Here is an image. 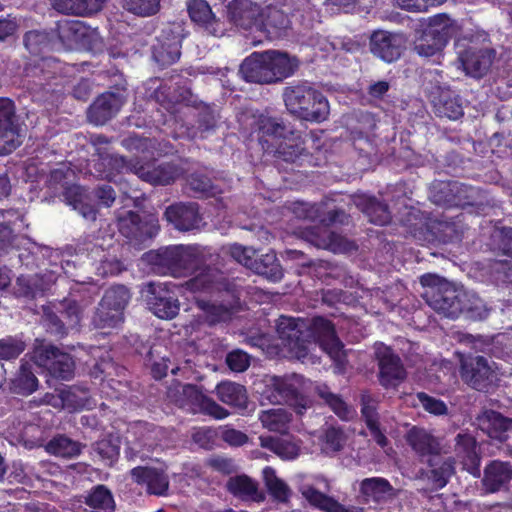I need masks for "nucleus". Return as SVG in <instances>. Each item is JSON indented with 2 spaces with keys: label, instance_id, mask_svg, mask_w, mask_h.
Returning <instances> with one entry per match:
<instances>
[{
  "label": "nucleus",
  "instance_id": "obj_1",
  "mask_svg": "<svg viewBox=\"0 0 512 512\" xmlns=\"http://www.w3.org/2000/svg\"><path fill=\"white\" fill-rule=\"evenodd\" d=\"M284 105L298 119L321 123L328 119L330 106L324 94L308 81H293L282 92Z\"/></svg>",
  "mask_w": 512,
  "mask_h": 512
},
{
  "label": "nucleus",
  "instance_id": "obj_2",
  "mask_svg": "<svg viewBox=\"0 0 512 512\" xmlns=\"http://www.w3.org/2000/svg\"><path fill=\"white\" fill-rule=\"evenodd\" d=\"M143 260L156 274L177 278L198 270L203 262V255L198 246L174 245L150 250L144 253Z\"/></svg>",
  "mask_w": 512,
  "mask_h": 512
},
{
  "label": "nucleus",
  "instance_id": "obj_3",
  "mask_svg": "<svg viewBox=\"0 0 512 512\" xmlns=\"http://www.w3.org/2000/svg\"><path fill=\"white\" fill-rule=\"evenodd\" d=\"M457 22L445 13L436 14L429 18L414 41V51L421 57L431 58L440 56L449 41L457 35Z\"/></svg>",
  "mask_w": 512,
  "mask_h": 512
},
{
  "label": "nucleus",
  "instance_id": "obj_4",
  "mask_svg": "<svg viewBox=\"0 0 512 512\" xmlns=\"http://www.w3.org/2000/svg\"><path fill=\"white\" fill-rule=\"evenodd\" d=\"M420 283L425 288L423 297L436 312L451 319H456L462 314L464 291L455 289L442 278L430 273L422 275Z\"/></svg>",
  "mask_w": 512,
  "mask_h": 512
},
{
  "label": "nucleus",
  "instance_id": "obj_5",
  "mask_svg": "<svg viewBox=\"0 0 512 512\" xmlns=\"http://www.w3.org/2000/svg\"><path fill=\"white\" fill-rule=\"evenodd\" d=\"M307 345L314 341L326 352L338 370H344L347 365V355L344 344L337 335L334 323L323 317L314 316L306 321Z\"/></svg>",
  "mask_w": 512,
  "mask_h": 512
},
{
  "label": "nucleus",
  "instance_id": "obj_6",
  "mask_svg": "<svg viewBox=\"0 0 512 512\" xmlns=\"http://www.w3.org/2000/svg\"><path fill=\"white\" fill-rule=\"evenodd\" d=\"M168 396L179 408L193 414L201 413L218 420L229 415L224 407L205 395L203 388L196 384H179L169 389Z\"/></svg>",
  "mask_w": 512,
  "mask_h": 512
},
{
  "label": "nucleus",
  "instance_id": "obj_7",
  "mask_svg": "<svg viewBox=\"0 0 512 512\" xmlns=\"http://www.w3.org/2000/svg\"><path fill=\"white\" fill-rule=\"evenodd\" d=\"M109 164L115 167L118 172L134 171L142 180L154 186H166L173 183L179 176V167L173 163H161L157 166L137 167L132 165L124 156L112 155Z\"/></svg>",
  "mask_w": 512,
  "mask_h": 512
},
{
  "label": "nucleus",
  "instance_id": "obj_8",
  "mask_svg": "<svg viewBox=\"0 0 512 512\" xmlns=\"http://www.w3.org/2000/svg\"><path fill=\"white\" fill-rule=\"evenodd\" d=\"M460 376L471 388L487 392L497 380L495 370L488 359L480 355H463L460 358Z\"/></svg>",
  "mask_w": 512,
  "mask_h": 512
},
{
  "label": "nucleus",
  "instance_id": "obj_9",
  "mask_svg": "<svg viewBox=\"0 0 512 512\" xmlns=\"http://www.w3.org/2000/svg\"><path fill=\"white\" fill-rule=\"evenodd\" d=\"M116 91H106L99 95L88 110L89 120L96 125H103L120 111L126 102L127 83L123 74H119Z\"/></svg>",
  "mask_w": 512,
  "mask_h": 512
},
{
  "label": "nucleus",
  "instance_id": "obj_10",
  "mask_svg": "<svg viewBox=\"0 0 512 512\" xmlns=\"http://www.w3.org/2000/svg\"><path fill=\"white\" fill-rule=\"evenodd\" d=\"M306 330V320L301 318L282 315L276 323L279 339L297 359H304L309 353Z\"/></svg>",
  "mask_w": 512,
  "mask_h": 512
},
{
  "label": "nucleus",
  "instance_id": "obj_11",
  "mask_svg": "<svg viewBox=\"0 0 512 512\" xmlns=\"http://www.w3.org/2000/svg\"><path fill=\"white\" fill-rule=\"evenodd\" d=\"M22 144L20 126L16 119V107L13 100L0 97V156L15 151Z\"/></svg>",
  "mask_w": 512,
  "mask_h": 512
},
{
  "label": "nucleus",
  "instance_id": "obj_12",
  "mask_svg": "<svg viewBox=\"0 0 512 512\" xmlns=\"http://www.w3.org/2000/svg\"><path fill=\"white\" fill-rule=\"evenodd\" d=\"M274 156L278 161H283L297 167L310 163L312 154L306 148V141L302 133L294 127L287 132V135L277 141Z\"/></svg>",
  "mask_w": 512,
  "mask_h": 512
},
{
  "label": "nucleus",
  "instance_id": "obj_13",
  "mask_svg": "<svg viewBox=\"0 0 512 512\" xmlns=\"http://www.w3.org/2000/svg\"><path fill=\"white\" fill-rule=\"evenodd\" d=\"M117 227L121 235L136 244H141L153 238L159 231L157 220L153 218L143 220L141 216L134 211H127L123 215H118Z\"/></svg>",
  "mask_w": 512,
  "mask_h": 512
},
{
  "label": "nucleus",
  "instance_id": "obj_14",
  "mask_svg": "<svg viewBox=\"0 0 512 512\" xmlns=\"http://www.w3.org/2000/svg\"><path fill=\"white\" fill-rule=\"evenodd\" d=\"M470 188L458 181H436L432 184L430 198L433 203L444 207H465L472 205Z\"/></svg>",
  "mask_w": 512,
  "mask_h": 512
},
{
  "label": "nucleus",
  "instance_id": "obj_15",
  "mask_svg": "<svg viewBox=\"0 0 512 512\" xmlns=\"http://www.w3.org/2000/svg\"><path fill=\"white\" fill-rule=\"evenodd\" d=\"M185 287L192 293L213 294L234 291V283L221 270L210 266L204 267L199 274L186 281Z\"/></svg>",
  "mask_w": 512,
  "mask_h": 512
},
{
  "label": "nucleus",
  "instance_id": "obj_16",
  "mask_svg": "<svg viewBox=\"0 0 512 512\" xmlns=\"http://www.w3.org/2000/svg\"><path fill=\"white\" fill-rule=\"evenodd\" d=\"M147 302L150 310L160 319H173L180 310L177 295L168 283H151Z\"/></svg>",
  "mask_w": 512,
  "mask_h": 512
},
{
  "label": "nucleus",
  "instance_id": "obj_17",
  "mask_svg": "<svg viewBox=\"0 0 512 512\" xmlns=\"http://www.w3.org/2000/svg\"><path fill=\"white\" fill-rule=\"evenodd\" d=\"M371 53L386 63L397 61L403 52V39L399 34L377 30L369 38Z\"/></svg>",
  "mask_w": 512,
  "mask_h": 512
},
{
  "label": "nucleus",
  "instance_id": "obj_18",
  "mask_svg": "<svg viewBox=\"0 0 512 512\" xmlns=\"http://www.w3.org/2000/svg\"><path fill=\"white\" fill-rule=\"evenodd\" d=\"M379 365V381L388 388L406 377V371L400 357L390 347L381 345L375 351Z\"/></svg>",
  "mask_w": 512,
  "mask_h": 512
},
{
  "label": "nucleus",
  "instance_id": "obj_19",
  "mask_svg": "<svg viewBox=\"0 0 512 512\" xmlns=\"http://www.w3.org/2000/svg\"><path fill=\"white\" fill-rule=\"evenodd\" d=\"M495 56V50L492 48L469 46L460 53L459 59L466 74L482 78L492 66Z\"/></svg>",
  "mask_w": 512,
  "mask_h": 512
},
{
  "label": "nucleus",
  "instance_id": "obj_20",
  "mask_svg": "<svg viewBox=\"0 0 512 512\" xmlns=\"http://www.w3.org/2000/svg\"><path fill=\"white\" fill-rule=\"evenodd\" d=\"M130 475L138 485L146 487L147 494L155 496L168 495L170 481L163 469L137 466L130 471Z\"/></svg>",
  "mask_w": 512,
  "mask_h": 512
},
{
  "label": "nucleus",
  "instance_id": "obj_21",
  "mask_svg": "<svg viewBox=\"0 0 512 512\" xmlns=\"http://www.w3.org/2000/svg\"><path fill=\"white\" fill-rule=\"evenodd\" d=\"M164 217L179 231H190L199 227L202 217L199 206L193 202H179L168 206Z\"/></svg>",
  "mask_w": 512,
  "mask_h": 512
},
{
  "label": "nucleus",
  "instance_id": "obj_22",
  "mask_svg": "<svg viewBox=\"0 0 512 512\" xmlns=\"http://www.w3.org/2000/svg\"><path fill=\"white\" fill-rule=\"evenodd\" d=\"M455 454L463 469L474 477L481 474V455L478 452L476 438L468 432H460L455 437Z\"/></svg>",
  "mask_w": 512,
  "mask_h": 512
},
{
  "label": "nucleus",
  "instance_id": "obj_23",
  "mask_svg": "<svg viewBox=\"0 0 512 512\" xmlns=\"http://www.w3.org/2000/svg\"><path fill=\"white\" fill-rule=\"evenodd\" d=\"M431 105L434 114L440 118L457 120L464 115L461 97L449 88L438 87L432 91Z\"/></svg>",
  "mask_w": 512,
  "mask_h": 512
},
{
  "label": "nucleus",
  "instance_id": "obj_24",
  "mask_svg": "<svg viewBox=\"0 0 512 512\" xmlns=\"http://www.w3.org/2000/svg\"><path fill=\"white\" fill-rule=\"evenodd\" d=\"M430 228L433 236L431 243L437 241L447 244L461 241L467 226L464 223V214L460 213L450 218H432Z\"/></svg>",
  "mask_w": 512,
  "mask_h": 512
},
{
  "label": "nucleus",
  "instance_id": "obj_25",
  "mask_svg": "<svg viewBox=\"0 0 512 512\" xmlns=\"http://www.w3.org/2000/svg\"><path fill=\"white\" fill-rule=\"evenodd\" d=\"M292 126L287 125L282 117L270 116L267 113L257 115L252 124V133H255L264 149H269V140L276 142L281 139Z\"/></svg>",
  "mask_w": 512,
  "mask_h": 512
},
{
  "label": "nucleus",
  "instance_id": "obj_26",
  "mask_svg": "<svg viewBox=\"0 0 512 512\" xmlns=\"http://www.w3.org/2000/svg\"><path fill=\"white\" fill-rule=\"evenodd\" d=\"M261 7L251 0H232L227 5V17L235 26L245 30L257 29Z\"/></svg>",
  "mask_w": 512,
  "mask_h": 512
},
{
  "label": "nucleus",
  "instance_id": "obj_27",
  "mask_svg": "<svg viewBox=\"0 0 512 512\" xmlns=\"http://www.w3.org/2000/svg\"><path fill=\"white\" fill-rule=\"evenodd\" d=\"M425 463L428 469H421L420 474L426 479L434 490L443 489L455 473V460L452 457H444L441 454L427 459Z\"/></svg>",
  "mask_w": 512,
  "mask_h": 512
},
{
  "label": "nucleus",
  "instance_id": "obj_28",
  "mask_svg": "<svg viewBox=\"0 0 512 512\" xmlns=\"http://www.w3.org/2000/svg\"><path fill=\"white\" fill-rule=\"evenodd\" d=\"M406 441L420 462L441 454L442 447L438 438L424 428L413 426L407 433Z\"/></svg>",
  "mask_w": 512,
  "mask_h": 512
},
{
  "label": "nucleus",
  "instance_id": "obj_29",
  "mask_svg": "<svg viewBox=\"0 0 512 512\" xmlns=\"http://www.w3.org/2000/svg\"><path fill=\"white\" fill-rule=\"evenodd\" d=\"M270 398H273L275 403H284L293 407L298 415H302L307 408L306 398L289 378L276 377L274 379Z\"/></svg>",
  "mask_w": 512,
  "mask_h": 512
},
{
  "label": "nucleus",
  "instance_id": "obj_30",
  "mask_svg": "<svg viewBox=\"0 0 512 512\" xmlns=\"http://www.w3.org/2000/svg\"><path fill=\"white\" fill-rule=\"evenodd\" d=\"M258 30L267 34L270 39H277L286 35L291 21L288 14L276 5L261 8Z\"/></svg>",
  "mask_w": 512,
  "mask_h": 512
},
{
  "label": "nucleus",
  "instance_id": "obj_31",
  "mask_svg": "<svg viewBox=\"0 0 512 512\" xmlns=\"http://www.w3.org/2000/svg\"><path fill=\"white\" fill-rule=\"evenodd\" d=\"M512 480V464L509 461L491 460L484 468L481 480L486 493L493 494L507 487Z\"/></svg>",
  "mask_w": 512,
  "mask_h": 512
},
{
  "label": "nucleus",
  "instance_id": "obj_32",
  "mask_svg": "<svg viewBox=\"0 0 512 512\" xmlns=\"http://www.w3.org/2000/svg\"><path fill=\"white\" fill-rule=\"evenodd\" d=\"M401 225L405 228L406 233L414 239L431 243L433 236L431 234L432 217L430 214L420 209L409 207L400 219Z\"/></svg>",
  "mask_w": 512,
  "mask_h": 512
},
{
  "label": "nucleus",
  "instance_id": "obj_33",
  "mask_svg": "<svg viewBox=\"0 0 512 512\" xmlns=\"http://www.w3.org/2000/svg\"><path fill=\"white\" fill-rule=\"evenodd\" d=\"M227 491L234 497L247 501L263 502L265 495L259 490V484L246 474L232 476L226 483Z\"/></svg>",
  "mask_w": 512,
  "mask_h": 512
},
{
  "label": "nucleus",
  "instance_id": "obj_34",
  "mask_svg": "<svg viewBox=\"0 0 512 512\" xmlns=\"http://www.w3.org/2000/svg\"><path fill=\"white\" fill-rule=\"evenodd\" d=\"M355 204L366 215L368 220L375 225H387L392 219L388 204L375 196H358L355 198Z\"/></svg>",
  "mask_w": 512,
  "mask_h": 512
},
{
  "label": "nucleus",
  "instance_id": "obj_35",
  "mask_svg": "<svg viewBox=\"0 0 512 512\" xmlns=\"http://www.w3.org/2000/svg\"><path fill=\"white\" fill-rule=\"evenodd\" d=\"M62 196L65 203L78 211L83 218L91 221L96 220L97 208L91 203L86 191L81 186L76 184L66 186Z\"/></svg>",
  "mask_w": 512,
  "mask_h": 512
},
{
  "label": "nucleus",
  "instance_id": "obj_36",
  "mask_svg": "<svg viewBox=\"0 0 512 512\" xmlns=\"http://www.w3.org/2000/svg\"><path fill=\"white\" fill-rule=\"evenodd\" d=\"M0 215L5 221L0 222V255L7 254L15 244L17 235L15 227L24 222L25 216L18 209L0 210Z\"/></svg>",
  "mask_w": 512,
  "mask_h": 512
},
{
  "label": "nucleus",
  "instance_id": "obj_37",
  "mask_svg": "<svg viewBox=\"0 0 512 512\" xmlns=\"http://www.w3.org/2000/svg\"><path fill=\"white\" fill-rule=\"evenodd\" d=\"M360 493L366 503L380 504L394 497L395 489L386 478L370 477L360 482Z\"/></svg>",
  "mask_w": 512,
  "mask_h": 512
},
{
  "label": "nucleus",
  "instance_id": "obj_38",
  "mask_svg": "<svg viewBox=\"0 0 512 512\" xmlns=\"http://www.w3.org/2000/svg\"><path fill=\"white\" fill-rule=\"evenodd\" d=\"M481 428L491 439L505 442L512 432V419L497 411H487L481 419Z\"/></svg>",
  "mask_w": 512,
  "mask_h": 512
},
{
  "label": "nucleus",
  "instance_id": "obj_39",
  "mask_svg": "<svg viewBox=\"0 0 512 512\" xmlns=\"http://www.w3.org/2000/svg\"><path fill=\"white\" fill-rule=\"evenodd\" d=\"M49 289V283L39 274L20 275L14 285V294L17 298L33 300L43 296Z\"/></svg>",
  "mask_w": 512,
  "mask_h": 512
},
{
  "label": "nucleus",
  "instance_id": "obj_40",
  "mask_svg": "<svg viewBox=\"0 0 512 512\" xmlns=\"http://www.w3.org/2000/svg\"><path fill=\"white\" fill-rule=\"evenodd\" d=\"M53 8L66 15L88 16L102 10L106 0H50Z\"/></svg>",
  "mask_w": 512,
  "mask_h": 512
},
{
  "label": "nucleus",
  "instance_id": "obj_41",
  "mask_svg": "<svg viewBox=\"0 0 512 512\" xmlns=\"http://www.w3.org/2000/svg\"><path fill=\"white\" fill-rule=\"evenodd\" d=\"M239 72L248 83L268 84L263 51H255L247 56L241 63Z\"/></svg>",
  "mask_w": 512,
  "mask_h": 512
},
{
  "label": "nucleus",
  "instance_id": "obj_42",
  "mask_svg": "<svg viewBox=\"0 0 512 512\" xmlns=\"http://www.w3.org/2000/svg\"><path fill=\"white\" fill-rule=\"evenodd\" d=\"M218 399L234 408L244 410L247 408L248 396L245 386L231 382L223 381L216 386Z\"/></svg>",
  "mask_w": 512,
  "mask_h": 512
},
{
  "label": "nucleus",
  "instance_id": "obj_43",
  "mask_svg": "<svg viewBox=\"0 0 512 512\" xmlns=\"http://www.w3.org/2000/svg\"><path fill=\"white\" fill-rule=\"evenodd\" d=\"M251 270L272 282H279L284 276L283 268L273 250L261 255L256 254Z\"/></svg>",
  "mask_w": 512,
  "mask_h": 512
},
{
  "label": "nucleus",
  "instance_id": "obj_44",
  "mask_svg": "<svg viewBox=\"0 0 512 512\" xmlns=\"http://www.w3.org/2000/svg\"><path fill=\"white\" fill-rule=\"evenodd\" d=\"M278 83L293 76L299 69L300 60L297 56L290 55L286 51L275 49L268 50Z\"/></svg>",
  "mask_w": 512,
  "mask_h": 512
},
{
  "label": "nucleus",
  "instance_id": "obj_45",
  "mask_svg": "<svg viewBox=\"0 0 512 512\" xmlns=\"http://www.w3.org/2000/svg\"><path fill=\"white\" fill-rule=\"evenodd\" d=\"M39 381L32 371V366L25 359L21 360V365L15 377L11 380L12 392L28 396L35 392L38 388Z\"/></svg>",
  "mask_w": 512,
  "mask_h": 512
},
{
  "label": "nucleus",
  "instance_id": "obj_46",
  "mask_svg": "<svg viewBox=\"0 0 512 512\" xmlns=\"http://www.w3.org/2000/svg\"><path fill=\"white\" fill-rule=\"evenodd\" d=\"M91 512H115V502L111 491L103 484L94 486L83 501Z\"/></svg>",
  "mask_w": 512,
  "mask_h": 512
},
{
  "label": "nucleus",
  "instance_id": "obj_47",
  "mask_svg": "<svg viewBox=\"0 0 512 512\" xmlns=\"http://www.w3.org/2000/svg\"><path fill=\"white\" fill-rule=\"evenodd\" d=\"M60 349L45 339L36 338L32 350L25 357H28L38 367L46 371L51 366Z\"/></svg>",
  "mask_w": 512,
  "mask_h": 512
},
{
  "label": "nucleus",
  "instance_id": "obj_48",
  "mask_svg": "<svg viewBox=\"0 0 512 512\" xmlns=\"http://www.w3.org/2000/svg\"><path fill=\"white\" fill-rule=\"evenodd\" d=\"M187 185L196 198L216 197L222 193V189L213 183L210 177L201 172L191 173L187 177Z\"/></svg>",
  "mask_w": 512,
  "mask_h": 512
},
{
  "label": "nucleus",
  "instance_id": "obj_49",
  "mask_svg": "<svg viewBox=\"0 0 512 512\" xmlns=\"http://www.w3.org/2000/svg\"><path fill=\"white\" fill-rule=\"evenodd\" d=\"M260 445L266 448L280 458L285 460H293L299 455V447L287 440L273 436H260Z\"/></svg>",
  "mask_w": 512,
  "mask_h": 512
},
{
  "label": "nucleus",
  "instance_id": "obj_50",
  "mask_svg": "<svg viewBox=\"0 0 512 512\" xmlns=\"http://www.w3.org/2000/svg\"><path fill=\"white\" fill-rule=\"evenodd\" d=\"M27 348L24 334L6 335L0 338V361L12 362Z\"/></svg>",
  "mask_w": 512,
  "mask_h": 512
},
{
  "label": "nucleus",
  "instance_id": "obj_51",
  "mask_svg": "<svg viewBox=\"0 0 512 512\" xmlns=\"http://www.w3.org/2000/svg\"><path fill=\"white\" fill-rule=\"evenodd\" d=\"M263 478L269 494L280 503H287L291 496L289 486L276 476L275 470L267 466L263 469Z\"/></svg>",
  "mask_w": 512,
  "mask_h": 512
},
{
  "label": "nucleus",
  "instance_id": "obj_52",
  "mask_svg": "<svg viewBox=\"0 0 512 512\" xmlns=\"http://www.w3.org/2000/svg\"><path fill=\"white\" fill-rule=\"evenodd\" d=\"M46 451L51 455L73 458L81 453V445L65 435H57L46 444Z\"/></svg>",
  "mask_w": 512,
  "mask_h": 512
},
{
  "label": "nucleus",
  "instance_id": "obj_53",
  "mask_svg": "<svg viewBox=\"0 0 512 512\" xmlns=\"http://www.w3.org/2000/svg\"><path fill=\"white\" fill-rule=\"evenodd\" d=\"M262 425L269 431L285 433L289 428L291 414L284 409H270L260 415Z\"/></svg>",
  "mask_w": 512,
  "mask_h": 512
},
{
  "label": "nucleus",
  "instance_id": "obj_54",
  "mask_svg": "<svg viewBox=\"0 0 512 512\" xmlns=\"http://www.w3.org/2000/svg\"><path fill=\"white\" fill-rule=\"evenodd\" d=\"M130 298L131 293L129 289L124 285L118 284L112 285L105 291L101 302L103 305L116 310V313L120 312L123 314L124 309L130 301Z\"/></svg>",
  "mask_w": 512,
  "mask_h": 512
},
{
  "label": "nucleus",
  "instance_id": "obj_55",
  "mask_svg": "<svg viewBox=\"0 0 512 512\" xmlns=\"http://www.w3.org/2000/svg\"><path fill=\"white\" fill-rule=\"evenodd\" d=\"M47 372L56 379L70 380L75 373V362L70 354L60 350Z\"/></svg>",
  "mask_w": 512,
  "mask_h": 512
},
{
  "label": "nucleus",
  "instance_id": "obj_56",
  "mask_svg": "<svg viewBox=\"0 0 512 512\" xmlns=\"http://www.w3.org/2000/svg\"><path fill=\"white\" fill-rule=\"evenodd\" d=\"M123 320V314L120 312L116 313V310L103 305L100 301L92 317V324L97 329L115 328L123 322Z\"/></svg>",
  "mask_w": 512,
  "mask_h": 512
},
{
  "label": "nucleus",
  "instance_id": "obj_57",
  "mask_svg": "<svg viewBox=\"0 0 512 512\" xmlns=\"http://www.w3.org/2000/svg\"><path fill=\"white\" fill-rule=\"evenodd\" d=\"M463 312L470 318L483 320L490 314V308L486 303L476 294L464 291L462 294Z\"/></svg>",
  "mask_w": 512,
  "mask_h": 512
},
{
  "label": "nucleus",
  "instance_id": "obj_58",
  "mask_svg": "<svg viewBox=\"0 0 512 512\" xmlns=\"http://www.w3.org/2000/svg\"><path fill=\"white\" fill-rule=\"evenodd\" d=\"M303 497L313 508L324 512H333L337 500L313 486H308L302 492Z\"/></svg>",
  "mask_w": 512,
  "mask_h": 512
},
{
  "label": "nucleus",
  "instance_id": "obj_59",
  "mask_svg": "<svg viewBox=\"0 0 512 512\" xmlns=\"http://www.w3.org/2000/svg\"><path fill=\"white\" fill-rule=\"evenodd\" d=\"M187 10L191 20L203 26L210 24L215 15L206 0H188Z\"/></svg>",
  "mask_w": 512,
  "mask_h": 512
},
{
  "label": "nucleus",
  "instance_id": "obj_60",
  "mask_svg": "<svg viewBox=\"0 0 512 512\" xmlns=\"http://www.w3.org/2000/svg\"><path fill=\"white\" fill-rule=\"evenodd\" d=\"M161 0H121L123 8L137 16L155 15L160 9Z\"/></svg>",
  "mask_w": 512,
  "mask_h": 512
},
{
  "label": "nucleus",
  "instance_id": "obj_61",
  "mask_svg": "<svg viewBox=\"0 0 512 512\" xmlns=\"http://www.w3.org/2000/svg\"><path fill=\"white\" fill-rule=\"evenodd\" d=\"M181 56V48H178L176 44L170 46L167 43H157L153 47V58L160 66H169L179 60Z\"/></svg>",
  "mask_w": 512,
  "mask_h": 512
},
{
  "label": "nucleus",
  "instance_id": "obj_62",
  "mask_svg": "<svg viewBox=\"0 0 512 512\" xmlns=\"http://www.w3.org/2000/svg\"><path fill=\"white\" fill-rule=\"evenodd\" d=\"M492 246L498 253L512 258V228H497L491 237Z\"/></svg>",
  "mask_w": 512,
  "mask_h": 512
},
{
  "label": "nucleus",
  "instance_id": "obj_63",
  "mask_svg": "<svg viewBox=\"0 0 512 512\" xmlns=\"http://www.w3.org/2000/svg\"><path fill=\"white\" fill-rule=\"evenodd\" d=\"M321 441L326 453H336L343 448L345 436L341 428L331 426L324 431Z\"/></svg>",
  "mask_w": 512,
  "mask_h": 512
},
{
  "label": "nucleus",
  "instance_id": "obj_64",
  "mask_svg": "<svg viewBox=\"0 0 512 512\" xmlns=\"http://www.w3.org/2000/svg\"><path fill=\"white\" fill-rule=\"evenodd\" d=\"M23 43L32 55H39L48 44L47 33L39 30H30L24 34Z\"/></svg>",
  "mask_w": 512,
  "mask_h": 512
}]
</instances>
